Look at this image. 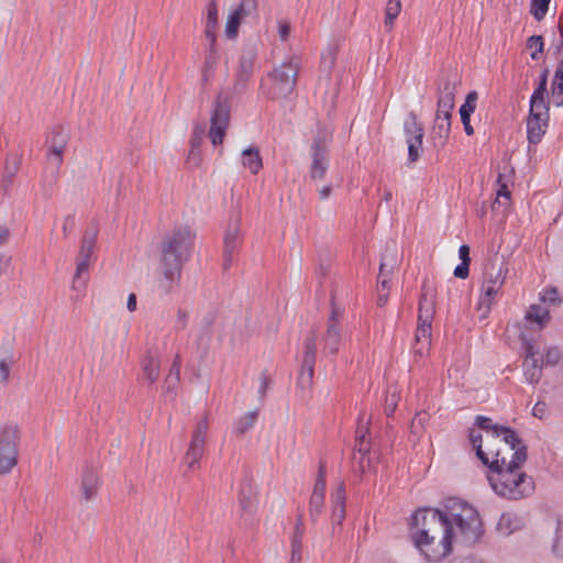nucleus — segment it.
Here are the masks:
<instances>
[{
  "mask_svg": "<svg viewBox=\"0 0 563 563\" xmlns=\"http://www.w3.org/2000/svg\"><path fill=\"white\" fill-rule=\"evenodd\" d=\"M209 428L208 416L205 415L196 424L191 434L189 448L185 455V462L189 470L199 466V461L205 454L207 432Z\"/></svg>",
  "mask_w": 563,
  "mask_h": 563,
  "instance_id": "ddd939ff",
  "label": "nucleus"
},
{
  "mask_svg": "<svg viewBox=\"0 0 563 563\" xmlns=\"http://www.w3.org/2000/svg\"><path fill=\"white\" fill-rule=\"evenodd\" d=\"M76 225V218H75V214H68L64 218V221H63V234H64V238H67L71 231L74 230Z\"/></svg>",
  "mask_w": 563,
  "mask_h": 563,
  "instance_id": "13d9d810",
  "label": "nucleus"
},
{
  "mask_svg": "<svg viewBox=\"0 0 563 563\" xmlns=\"http://www.w3.org/2000/svg\"><path fill=\"white\" fill-rule=\"evenodd\" d=\"M98 238L97 227L88 228L81 239L80 247L77 256V267L73 280L74 289H81L86 286V278H82V274L88 272L90 265V258L93 253Z\"/></svg>",
  "mask_w": 563,
  "mask_h": 563,
  "instance_id": "f8f14e48",
  "label": "nucleus"
},
{
  "mask_svg": "<svg viewBox=\"0 0 563 563\" xmlns=\"http://www.w3.org/2000/svg\"><path fill=\"white\" fill-rule=\"evenodd\" d=\"M98 487L99 475L97 468L91 465H87L81 477V490L84 498L86 500L92 499L97 495Z\"/></svg>",
  "mask_w": 563,
  "mask_h": 563,
  "instance_id": "4be33fe9",
  "label": "nucleus"
},
{
  "mask_svg": "<svg viewBox=\"0 0 563 563\" xmlns=\"http://www.w3.org/2000/svg\"><path fill=\"white\" fill-rule=\"evenodd\" d=\"M342 311L338 309L332 301V311L328 320L327 331L323 336L324 350L330 354H336L342 340V333L340 328V318Z\"/></svg>",
  "mask_w": 563,
  "mask_h": 563,
  "instance_id": "aec40b11",
  "label": "nucleus"
},
{
  "mask_svg": "<svg viewBox=\"0 0 563 563\" xmlns=\"http://www.w3.org/2000/svg\"><path fill=\"white\" fill-rule=\"evenodd\" d=\"M242 164L245 168H249L252 174L256 175L263 166L258 148L251 146L243 150Z\"/></svg>",
  "mask_w": 563,
  "mask_h": 563,
  "instance_id": "7c9ffc66",
  "label": "nucleus"
},
{
  "mask_svg": "<svg viewBox=\"0 0 563 563\" xmlns=\"http://www.w3.org/2000/svg\"><path fill=\"white\" fill-rule=\"evenodd\" d=\"M243 4H244V1L240 0V3L236 7V9L233 10L228 16V21H227V25H225V34L229 38H233L236 36L239 26H240L242 20L245 16L251 15L257 9V8L244 7Z\"/></svg>",
  "mask_w": 563,
  "mask_h": 563,
  "instance_id": "412c9836",
  "label": "nucleus"
},
{
  "mask_svg": "<svg viewBox=\"0 0 563 563\" xmlns=\"http://www.w3.org/2000/svg\"><path fill=\"white\" fill-rule=\"evenodd\" d=\"M553 551L563 559V518L556 519Z\"/></svg>",
  "mask_w": 563,
  "mask_h": 563,
  "instance_id": "de8ad7c7",
  "label": "nucleus"
},
{
  "mask_svg": "<svg viewBox=\"0 0 563 563\" xmlns=\"http://www.w3.org/2000/svg\"><path fill=\"white\" fill-rule=\"evenodd\" d=\"M324 505V496H319L318 494H311L309 500V516L312 522H316L319 516L322 512V508Z\"/></svg>",
  "mask_w": 563,
  "mask_h": 563,
  "instance_id": "c03bdc74",
  "label": "nucleus"
},
{
  "mask_svg": "<svg viewBox=\"0 0 563 563\" xmlns=\"http://www.w3.org/2000/svg\"><path fill=\"white\" fill-rule=\"evenodd\" d=\"M401 11V2L400 0H388L385 8V21L384 24L388 30H391L394 26V21L399 15Z\"/></svg>",
  "mask_w": 563,
  "mask_h": 563,
  "instance_id": "e433bc0d",
  "label": "nucleus"
},
{
  "mask_svg": "<svg viewBox=\"0 0 563 563\" xmlns=\"http://www.w3.org/2000/svg\"><path fill=\"white\" fill-rule=\"evenodd\" d=\"M459 256L461 258V264H459L454 269V276L456 278L465 279L470 273V247L466 244H463L459 249Z\"/></svg>",
  "mask_w": 563,
  "mask_h": 563,
  "instance_id": "72a5a7b5",
  "label": "nucleus"
},
{
  "mask_svg": "<svg viewBox=\"0 0 563 563\" xmlns=\"http://www.w3.org/2000/svg\"><path fill=\"white\" fill-rule=\"evenodd\" d=\"M20 428L14 422L0 426V475H5L18 464Z\"/></svg>",
  "mask_w": 563,
  "mask_h": 563,
  "instance_id": "6e6552de",
  "label": "nucleus"
},
{
  "mask_svg": "<svg viewBox=\"0 0 563 563\" xmlns=\"http://www.w3.org/2000/svg\"><path fill=\"white\" fill-rule=\"evenodd\" d=\"M10 366L5 361H0V380L4 384L9 382Z\"/></svg>",
  "mask_w": 563,
  "mask_h": 563,
  "instance_id": "e2e57ef3",
  "label": "nucleus"
},
{
  "mask_svg": "<svg viewBox=\"0 0 563 563\" xmlns=\"http://www.w3.org/2000/svg\"><path fill=\"white\" fill-rule=\"evenodd\" d=\"M415 547L429 562H440L452 551V537L443 534L441 538H428L413 541Z\"/></svg>",
  "mask_w": 563,
  "mask_h": 563,
  "instance_id": "4468645a",
  "label": "nucleus"
},
{
  "mask_svg": "<svg viewBox=\"0 0 563 563\" xmlns=\"http://www.w3.org/2000/svg\"><path fill=\"white\" fill-rule=\"evenodd\" d=\"M434 298V287L428 279H424L421 286V295L419 300L418 328L416 339L417 341L424 340L427 344H430L431 340V323L435 311Z\"/></svg>",
  "mask_w": 563,
  "mask_h": 563,
  "instance_id": "1a4fd4ad",
  "label": "nucleus"
},
{
  "mask_svg": "<svg viewBox=\"0 0 563 563\" xmlns=\"http://www.w3.org/2000/svg\"><path fill=\"white\" fill-rule=\"evenodd\" d=\"M455 89L456 81L451 76H446L440 81L438 86L439 98L435 115L451 118V112L454 108Z\"/></svg>",
  "mask_w": 563,
  "mask_h": 563,
  "instance_id": "6ab92c4d",
  "label": "nucleus"
},
{
  "mask_svg": "<svg viewBox=\"0 0 563 563\" xmlns=\"http://www.w3.org/2000/svg\"><path fill=\"white\" fill-rule=\"evenodd\" d=\"M143 373L150 383H155L159 376V362L152 356H147L143 361Z\"/></svg>",
  "mask_w": 563,
  "mask_h": 563,
  "instance_id": "58836bf2",
  "label": "nucleus"
},
{
  "mask_svg": "<svg viewBox=\"0 0 563 563\" xmlns=\"http://www.w3.org/2000/svg\"><path fill=\"white\" fill-rule=\"evenodd\" d=\"M317 353V334L311 331L305 342V353L301 363L297 385L301 389H308L312 385L314 363Z\"/></svg>",
  "mask_w": 563,
  "mask_h": 563,
  "instance_id": "f3484780",
  "label": "nucleus"
},
{
  "mask_svg": "<svg viewBox=\"0 0 563 563\" xmlns=\"http://www.w3.org/2000/svg\"><path fill=\"white\" fill-rule=\"evenodd\" d=\"M240 507L244 512H253L254 510V495L252 487L243 486L239 496Z\"/></svg>",
  "mask_w": 563,
  "mask_h": 563,
  "instance_id": "79ce46f5",
  "label": "nucleus"
},
{
  "mask_svg": "<svg viewBox=\"0 0 563 563\" xmlns=\"http://www.w3.org/2000/svg\"><path fill=\"white\" fill-rule=\"evenodd\" d=\"M475 451H476V456L478 457V460H481V462L484 465L488 466V468L490 470L492 461L488 457V453H486L483 450L481 444L477 445V450H475Z\"/></svg>",
  "mask_w": 563,
  "mask_h": 563,
  "instance_id": "69168bd1",
  "label": "nucleus"
},
{
  "mask_svg": "<svg viewBox=\"0 0 563 563\" xmlns=\"http://www.w3.org/2000/svg\"><path fill=\"white\" fill-rule=\"evenodd\" d=\"M523 375L529 384L536 385L542 377V365L538 357H530L523 361Z\"/></svg>",
  "mask_w": 563,
  "mask_h": 563,
  "instance_id": "2f4dec72",
  "label": "nucleus"
},
{
  "mask_svg": "<svg viewBox=\"0 0 563 563\" xmlns=\"http://www.w3.org/2000/svg\"><path fill=\"white\" fill-rule=\"evenodd\" d=\"M561 358H562L561 351L558 347L552 346L547 350V353L544 355V364L554 366V365L559 364Z\"/></svg>",
  "mask_w": 563,
  "mask_h": 563,
  "instance_id": "864d4df0",
  "label": "nucleus"
},
{
  "mask_svg": "<svg viewBox=\"0 0 563 563\" xmlns=\"http://www.w3.org/2000/svg\"><path fill=\"white\" fill-rule=\"evenodd\" d=\"M548 75L549 70L544 69L540 76L538 87L534 89L531 98H530V108L534 109L537 107L549 106L547 99L548 93Z\"/></svg>",
  "mask_w": 563,
  "mask_h": 563,
  "instance_id": "bb28decb",
  "label": "nucleus"
},
{
  "mask_svg": "<svg viewBox=\"0 0 563 563\" xmlns=\"http://www.w3.org/2000/svg\"><path fill=\"white\" fill-rule=\"evenodd\" d=\"M522 528V520L516 514L505 512L500 516L496 530L503 537H508Z\"/></svg>",
  "mask_w": 563,
  "mask_h": 563,
  "instance_id": "393cba45",
  "label": "nucleus"
},
{
  "mask_svg": "<svg viewBox=\"0 0 563 563\" xmlns=\"http://www.w3.org/2000/svg\"><path fill=\"white\" fill-rule=\"evenodd\" d=\"M324 492H325V479H322L321 476H317L312 494H318L319 496H324Z\"/></svg>",
  "mask_w": 563,
  "mask_h": 563,
  "instance_id": "338daca9",
  "label": "nucleus"
},
{
  "mask_svg": "<svg viewBox=\"0 0 563 563\" xmlns=\"http://www.w3.org/2000/svg\"><path fill=\"white\" fill-rule=\"evenodd\" d=\"M305 529H295L291 538V563L301 560L302 538Z\"/></svg>",
  "mask_w": 563,
  "mask_h": 563,
  "instance_id": "ea45409f",
  "label": "nucleus"
},
{
  "mask_svg": "<svg viewBox=\"0 0 563 563\" xmlns=\"http://www.w3.org/2000/svg\"><path fill=\"white\" fill-rule=\"evenodd\" d=\"M551 0H532L530 13L537 21H541L547 15Z\"/></svg>",
  "mask_w": 563,
  "mask_h": 563,
  "instance_id": "49530a36",
  "label": "nucleus"
},
{
  "mask_svg": "<svg viewBox=\"0 0 563 563\" xmlns=\"http://www.w3.org/2000/svg\"><path fill=\"white\" fill-rule=\"evenodd\" d=\"M229 99V93L221 90L213 103L210 118V131L208 135L214 146L222 144L230 123L231 107Z\"/></svg>",
  "mask_w": 563,
  "mask_h": 563,
  "instance_id": "9d476101",
  "label": "nucleus"
},
{
  "mask_svg": "<svg viewBox=\"0 0 563 563\" xmlns=\"http://www.w3.org/2000/svg\"><path fill=\"white\" fill-rule=\"evenodd\" d=\"M240 216L230 218L223 239V269L227 271L235 258V253L241 245Z\"/></svg>",
  "mask_w": 563,
  "mask_h": 563,
  "instance_id": "a211bd4d",
  "label": "nucleus"
},
{
  "mask_svg": "<svg viewBox=\"0 0 563 563\" xmlns=\"http://www.w3.org/2000/svg\"><path fill=\"white\" fill-rule=\"evenodd\" d=\"M527 46L529 48H534L531 53V58L537 60L539 59V55L543 52V38L541 35H532L527 41Z\"/></svg>",
  "mask_w": 563,
  "mask_h": 563,
  "instance_id": "09e8293b",
  "label": "nucleus"
},
{
  "mask_svg": "<svg viewBox=\"0 0 563 563\" xmlns=\"http://www.w3.org/2000/svg\"><path fill=\"white\" fill-rule=\"evenodd\" d=\"M448 519H452L466 542L474 543L483 534V525L477 510L459 498H449L444 504Z\"/></svg>",
  "mask_w": 563,
  "mask_h": 563,
  "instance_id": "20e7f679",
  "label": "nucleus"
},
{
  "mask_svg": "<svg viewBox=\"0 0 563 563\" xmlns=\"http://www.w3.org/2000/svg\"><path fill=\"white\" fill-rule=\"evenodd\" d=\"M411 539L427 540L431 538H441L443 534H453L452 521L439 509L420 508L411 517L410 522Z\"/></svg>",
  "mask_w": 563,
  "mask_h": 563,
  "instance_id": "7ed1b4c3",
  "label": "nucleus"
},
{
  "mask_svg": "<svg viewBox=\"0 0 563 563\" xmlns=\"http://www.w3.org/2000/svg\"><path fill=\"white\" fill-rule=\"evenodd\" d=\"M205 137V126L202 125H196L190 139V146H198L200 147L202 141Z\"/></svg>",
  "mask_w": 563,
  "mask_h": 563,
  "instance_id": "4d7b16f0",
  "label": "nucleus"
},
{
  "mask_svg": "<svg viewBox=\"0 0 563 563\" xmlns=\"http://www.w3.org/2000/svg\"><path fill=\"white\" fill-rule=\"evenodd\" d=\"M542 300L544 302H550L553 305H555L556 302H560L556 289H550V290L545 291V294L542 296Z\"/></svg>",
  "mask_w": 563,
  "mask_h": 563,
  "instance_id": "0e129e2a",
  "label": "nucleus"
},
{
  "mask_svg": "<svg viewBox=\"0 0 563 563\" xmlns=\"http://www.w3.org/2000/svg\"><path fill=\"white\" fill-rule=\"evenodd\" d=\"M508 273L507 263L497 255L488 258L484 266L481 297L477 309L483 310V317L490 311V307L499 290L503 288Z\"/></svg>",
  "mask_w": 563,
  "mask_h": 563,
  "instance_id": "39448f33",
  "label": "nucleus"
},
{
  "mask_svg": "<svg viewBox=\"0 0 563 563\" xmlns=\"http://www.w3.org/2000/svg\"><path fill=\"white\" fill-rule=\"evenodd\" d=\"M477 92L471 91L465 98V102L460 108L461 121L464 126V131L467 135L474 134V129L471 125V115L476 109Z\"/></svg>",
  "mask_w": 563,
  "mask_h": 563,
  "instance_id": "b1692460",
  "label": "nucleus"
},
{
  "mask_svg": "<svg viewBox=\"0 0 563 563\" xmlns=\"http://www.w3.org/2000/svg\"><path fill=\"white\" fill-rule=\"evenodd\" d=\"M217 62H218V54H217L216 47L209 45V48H208V52H207V55L205 58V63H203V68L213 71L214 67L217 65Z\"/></svg>",
  "mask_w": 563,
  "mask_h": 563,
  "instance_id": "5fc2aeb1",
  "label": "nucleus"
},
{
  "mask_svg": "<svg viewBox=\"0 0 563 563\" xmlns=\"http://www.w3.org/2000/svg\"><path fill=\"white\" fill-rule=\"evenodd\" d=\"M258 412L256 410L250 411L243 417L239 418L234 423V432L241 437L250 429H252L256 422Z\"/></svg>",
  "mask_w": 563,
  "mask_h": 563,
  "instance_id": "f704fd0d",
  "label": "nucleus"
},
{
  "mask_svg": "<svg viewBox=\"0 0 563 563\" xmlns=\"http://www.w3.org/2000/svg\"><path fill=\"white\" fill-rule=\"evenodd\" d=\"M188 319H189L188 311L179 308L177 311V316H176V328L178 330L185 329L187 327Z\"/></svg>",
  "mask_w": 563,
  "mask_h": 563,
  "instance_id": "bf43d9fd",
  "label": "nucleus"
},
{
  "mask_svg": "<svg viewBox=\"0 0 563 563\" xmlns=\"http://www.w3.org/2000/svg\"><path fill=\"white\" fill-rule=\"evenodd\" d=\"M549 110V106L529 109V115L527 119V139L530 145L539 144L545 134L550 119Z\"/></svg>",
  "mask_w": 563,
  "mask_h": 563,
  "instance_id": "dca6fc26",
  "label": "nucleus"
},
{
  "mask_svg": "<svg viewBox=\"0 0 563 563\" xmlns=\"http://www.w3.org/2000/svg\"><path fill=\"white\" fill-rule=\"evenodd\" d=\"M195 235L187 225L175 227L161 242L159 263L162 277L157 287L165 295L172 294L179 285L184 264L189 260Z\"/></svg>",
  "mask_w": 563,
  "mask_h": 563,
  "instance_id": "f03ea898",
  "label": "nucleus"
},
{
  "mask_svg": "<svg viewBox=\"0 0 563 563\" xmlns=\"http://www.w3.org/2000/svg\"><path fill=\"white\" fill-rule=\"evenodd\" d=\"M545 411H547V405H545V402H543V401H538V402L534 405L533 409H532V415H533L534 417H537V418H540V419H541V418H543V416H544Z\"/></svg>",
  "mask_w": 563,
  "mask_h": 563,
  "instance_id": "774afa93",
  "label": "nucleus"
},
{
  "mask_svg": "<svg viewBox=\"0 0 563 563\" xmlns=\"http://www.w3.org/2000/svg\"><path fill=\"white\" fill-rule=\"evenodd\" d=\"M68 142V135L64 133L62 128H56L52 132L51 148L47 159L53 164V170L49 175L43 176V191L45 197H51V189L56 184L58 170L63 163V154Z\"/></svg>",
  "mask_w": 563,
  "mask_h": 563,
  "instance_id": "9b49d317",
  "label": "nucleus"
},
{
  "mask_svg": "<svg viewBox=\"0 0 563 563\" xmlns=\"http://www.w3.org/2000/svg\"><path fill=\"white\" fill-rule=\"evenodd\" d=\"M426 421H427L426 413H417L416 417L411 421V426H410L411 433L418 438L423 431Z\"/></svg>",
  "mask_w": 563,
  "mask_h": 563,
  "instance_id": "603ef678",
  "label": "nucleus"
},
{
  "mask_svg": "<svg viewBox=\"0 0 563 563\" xmlns=\"http://www.w3.org/2000/svg\"><path fill=\"white\" fill-rule=\"evenodd\" d=\"M497 186H498V189L496 191L497 197H496L495 201L493 202V208H495V206L497 203L507 206V205H509V201H510V190L508 189L507 184L503 180L501 174L498 175Z\"/></svg>",
  "mask_w": 563,
  "mask_h": 563,
  "instance_id": "37998d69",
  "label": "nucleus"
},
{
  "mask_svg": "<svg viewBox=\"0 0 563 563\" xmlns=\"http://www.w3.org/2000/svg\"><path fill=\"white\" fill-rule=\"evenodd\" d=\"M251 75L236 73L235 81L233 85V93L240 95L246 90L247 84L251 79Z\"/></svg>",
  "mask_w": 563,
  "mask_h": 563,
  "instance_id": "8fccbe9b",
  "label": "nucleus"
},
{
  "mask_svg": "<svg viewBox=\"0 0 563 563\" xmlns=\"http://www.w3.org/2000/svg\"><path fill=\"white\" fill-rule=\"evenodd\" d=\"M526 319L529 322L538 324L539 329L543 328L550 320L549 310L540 305L530 306L527 311Z\"/></svg>",
  "mask_w": 563,
  "mask_h": 563,
  "instance_id": "473e14b6",
  "label": "nucleus"
},
{
  "mask_svg": "<svg viewBox=\"0 0 563 563\" xmlns=\"http://www.w3.org/2000/svg\"><path fill=\"white\" fill-rule=\"evenodd\" d=\"M499 437L503 435V441L506 445V454H511L517 452L520 448H527L526 444L522 443V440L518 437L517 432L509 428L503 427L498 428Z\"/></svg>",
  "mask_w": 563,
  "mask_h": 563,
  "instance_id": "cd10ccee",
  "label": "nucleus"
},
{
  "mask_svg": "<svg viewBox=\"0 0 563 563\" xmlns=\"http://www.w3.org/2000/svg\"><path fill=\"white\" fill-rule=\"evenodd\" d=\"M551 93L553 102L556 107L563 106V82L555 79L552 80Z\"/></svg>",
  "mask_w": 563,
  "mask_h": 563,
  "instance_id": "3c124183",
  "label": "nucleus"
},
{
  "mask_svg": "<svg viewBox=\"0 0 563 563\" xmlns=\"http://www.w3.org/2000/svg\"><path fill=\"white\" fill-rule=\"evenodd\" d=\"M527 448H520L508 460L500 449L493 454L490 474L487 476L494 492L509 500H519L534 492V482L531 476L520 472V466L527 461Z\"/></svg>",
  "mask_w": 563,
  "mask_h": 563,
  "instance_id": "f257e3e1",
  "label": "nucleus"
},
{
  "mask_svg": "<svg viewBox=\"0 0 563 563\" xmlns=\"http://www.w3.org/2000/svg\"><path fill=\"white\" fill-rule=\"evenodd\" d=\"M332 504V523L334 530L335 526H341L345 518V487L343 483L338 486L333 495Z\"/></svg>",
  "mask_w": 563,
  "mask_h": 563,
  "instance_id": "5701e85b",
  "label": "nucleus"
},
{
  "mask_svg": "<svg viewBox=\"0 0 563 563\" xmlns=\"http://www.w3.org/2000/svg\"><path fill=\"white\" fill-rule=\"evenodd\" d=\"M299 68L300 58L298 56H291L288 60L274 67L268 74L272 80V87L268 90L269 98L288 97L296 88Z\"/></svg>",
  "mask_w": 563,
  "mask_h": 563,
  "instance_id": "423d86ee",
  "label": "nucleus"
},
{
  "mask_svg": "<svg viewBox=\"0 0 563 563\" xmlns=\"http://www.w3.org/2000/svg\"><path fill=\"white\" fill-rule=\"evenodd\" d=\"M365 416L361 413L358 416V424L356 428V450L362 456L366 455L369 452V441L367 440V431L369 420L364 421Z\"/></svg>",
  "mask_w": 563,
  "mask_h": 563,
  "instance_id": "c85d7f7f",
  "label": "nucleus"
},
{
  "mask_svg": "<svg viewBox=\"0 0 563 563\" xmlns=\"http://www.w3.org/2000/svg\"><path fill=\"white\" fill-rule=\"evenodd\" d=\"M475 424L478 426L484 431H492L493 440H497L499 438L498 428L504 427L497 423H493L492 419L485 416H477L475 419Z\"/></svg>",
  "mask_w": 563,
  "mask_h": 563,
  "instance_id": "a18cd8bd",
  "label": "nucleus"
},
{
  "mask_svg": "<svg viewBox=\"0 0 563 563\" xmlns=\"http://www.w3.org/2000/svg\"><path fill=\"white\" fill-rule=\"evenodd\" d=\"M399 264V257L396 244L393 247L387 246L385 252L382 254L379 275L385 276V273L391 274Z\"/></svg>",
  "mask_w": 563,
  "mask_h": 563,
  "instance_id": "c756f323",
  "label": "nucleus"
},
{
  "mask_svg": "<svg viewBox=\"0 0 563 563\" xmlns=\"http://www.w3.org/2000/svg\"><path fill=\"white\" fill-rule=\"evenodd\" d=\"M332 141V130L327 126L318 128L310 146V177L313 180L324 178L329 167V146Z\"/></svg>",
  "mask_w": 563,
  "mask_h": 563,
  "instance_id": "0eeeda50",
  "label": "nucleus"
},
{
  "mask_svg": "<svg viewBox=\"0 0 563 563\" xmlns=\"http://www.w3.org/2000/svg\"><path fill=\"white\" fill-rule=\"evenodd\" d=\"M451 118L435 115L433 134L439 139L446 140L451 129Z\"/></svg>",
  "mask_w": 563,
  "mask_h": 563,
  "instance_id": "a19ab883",
  "label": "nucleus"
},
{
  "mask_svg": "<svg viewBox=\"0 0 563 563\" xmlns=\"http://www.w3.org/2000/svg\"><path fill=\"white\" fill-rule=\"evenodd\" d=\"M218 25V8L214 0L210 1L207 7V22L205 29L206 38L209 45L216 46V30Z\"/></svg>",
  "mask_w": 563,
  "mask_h": 563,
  "instance_id": "a878e982",
  "label": "nucleus"
},
{
  "mask_svg": "<svg viewBox=\"0 0 563 563\" xmlns=\"http://www.w3.org/2000/svg\"><path fill=\"white\" fill-rule=\"evenodd\" d=\"M404 132L406 135V143L408 145V159L410 163H415L419 159L422 151L424 132L413 111L408 113V117L404 122Z\"/></svg>",
  "mask_w": 563,
  "mask_h": 563,
  "instance_id": "2eb2a0df",
  "label": "nucleus"
},
{
  "mask_svg": "<svg viewBox=\"0 0 563 563\" xmlns=\"http://www.w3.org/2000/svg\"><path fill=\"white\" fill-rule=\"evenodd\" d=\"M397 395L396 393H393L391 395H388L386 397V405H385V411L387 416H390L394 413L396 407H397Z\"/></svg>",
  "mask_w": 563,
  "mask_h": 563,
  "instance_id": "680f3d73",
  "label": "nucleus"
},
{
  "mask_svg": "<svg viewBox=\"0 0 563 563\" xmlns=\"http://www.w3.org/2000/svg\"><path fill=\"white\" fill-rule=\"evenodd\" d=\"M20 168V159L13 158L12 162L7 161L5 167H4V174L2 178V188L4 192L8 191L9 187L13 183V178L16 175L18 170Z\"/></svg>",
  "mask_w": 563,
  "mask_h": 563,
  "instance_id": "4c0bfd02",
  "label": "nucleus"
},
{
  "mask_svg": "<svg viewBox=\"0 0 563 563\" xmlns=\"http://www.w3.org/2000/svg\"><path fill=\"white\" fill-rule=\"evenodd\" d=\"M178 378L177 376L168 375L164 383V393L166 396L174 398L175 396V389L178 385Z\"/></svg>",
  "mask_w": 563,
  "mask_h": 563,
  "instance_id": "6e6d98bb",
  "label": "nucleus"
},
{
  "mask_svg": "<svg viewBox=\"0 0 563 563\" xmlns=\"http://www.w3.org/2000/svg\"><path fill=\"white\" fill-rule=\"evenodd\" d=\"M187 162L192 166H198L201 162L200 150L198 146H190Z\"/></svg>",
  "mask_w": 563,
  "mask_h": 563,
  "instance_id": "052dcab7",
  "label": "nucleus"
},
{
  "mask_svg": "<svg viewBox=\"0 0 563 563\" xmlns=\"http://www.w3.org/2000/svg\"><path fill=\"white\" fill-rule=\"evenodd\" d=\"M255 58H256V53L252 47L244 49L240 57L238 73L252 76Z\"/></svg>",
  "mask_w": 563,
  "mask_h": 563,
  "instance_id": "c9c22d12",
  "label": "nucleus"
}]
</instances>
